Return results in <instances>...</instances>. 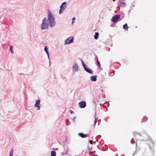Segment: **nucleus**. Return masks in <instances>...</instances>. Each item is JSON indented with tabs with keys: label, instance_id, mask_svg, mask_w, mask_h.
I'll return each instance as SVG.
<instances>
[{
	"label": "nucleus",
	"instance_id": "ddd939ff",
	"mask_svg": "<svg viewBox=\"0 0 156 156\" xmlns=\"http://www.w3.org/2000/svg\"><path fill=\"white\" fill-rule=\"evenodd\" d=\"M99 34L98 32H96L95 34L94 35V38L95 39H97L99 36Z\"/></svg>",
	"mask_w": 156,
	"mask_h": 156
},
{
	"label": "nucleus",
	"instance_id": "423d86ee",
	"mask_svg": "<svg viewBox=\"0 0 156 156\" xmlns=\"http://www.w3.org/2000/svg\"><path fill=\"white\" fill-rule=\"evenodd\" d=\"M120 17V16L119 15L117 14L112 17V20L113 22L115 23L118 20Z\"/></svg>",
	"mask_w": 156,
	"mask_h": 156
},
{
	"label": "nucleus",
	"instance_id": "1a4fd4ad",
	"mask_svg": "<svg viewBox=\"0 0 156 156\" xmlns=\"http://www.w3.org/2000/svg\"><path fill=\"white\" fill-rule=\"evenodd\" d=\"M40 101L39 100H37L36 101V103L35 104V107H37V110H38L40 109L39 106Z\"/></svg>",
	"mask_w": 156,
	"mask_h": 156
},
{
	"label": "nucleus",
	"instance_id": "6ab92c4d",
	"mask_svg": "<svg viewBox=\"0 0 156 156\" xmlns=\"http://www.w3.org/2000/svg\"><path fill=\"white\" fill-rule=\"evenodd\" d=\"M126 3L124 2H121L120 3V6H125Z\"/></svg>",
	"mask_w": 156,
	"mask_h": 156
},
{
	"label": "nucleus",
	"instance_id": "0eeeda50",
	"mask_svg": "<svg viewBox=\"0 0 156 156\" xmlns=\"http://www.w3.org/2000/svg\"><path fill=\"white\" fill-rule=\"evenodd\" d=\"M48 26V24L47 22H43L41 25V27L43 29H47Z\"/></svg>",
	"mask_w": 156,
	"mask_h": 156
},
{
	"label": "nucleus",
	"instance_id": "a211bd4d",
	"mask_svg": "<svg viewBox=\"0 0 156 156\" xmlns=\"http://www.w3.org/2000/svg\"><path fill=\"white\" fill-rule=\"evenodd\" d=\"M148 117L147 116H144L143 119V121L144 122L146 121L148 119Z\"/></svg>",
	"mask_w": 156,
	"mask_h": 156
},
{
	"label": "nucleus",
	"instance_id": "f257e3e1",
	"mask_svg": "<svg viewBox=\"0 0 156 156\" xmlns=\"http://www.w3.org/2000/svg\"><path fill=\"white\" fill-rule=\"evenodd\" d=\"M48 18L49 23H50V26L52 27L55 25V23L54 17L49 10H48Z\"/></svg>",
	"mask_w": 156,
	"mask_h": 156
},
{
	"label": "nucleus",
	"instance_id": "a878e982",
	"mask_svg": "<svg viewBox=\"0 0 156 156\" xmlns=\"http://www.w3.org/2000/svg\"><path fill=\"white\" fill-rule=\"evenodd\" d=\"M70 113L71 114H72L73 113V111L72 110H70Z\"/></svg>",
	"mask_w": 156,
	"mask_h": 156
},
{
	"label": "nucleus",
	"instance_id": "9b49d317",
	"mask_svg": "<svg viewBox=\"0 0 156 156\" xmlns=\"http://www.w3.org/2000/svg\"><path fill=\"white\" fill-rule=\"evenodd\" d=\"M78 66L77 64H75L73 65V70L74 71H77L78 70Z\"/></svg>",
	"mask_w": 156,
	"mask_h": 156
},
{
	"label": "nucleus",
	"instance_id": "f3484780",
	"mask_svg": "<svg viewBox=\"0 0 156 156\" xmlns=\"http://www.w3.org/2000/svg\"><path fill=\"white\" fill-rule=\"evenodd\" d=\"M94 118H95V120L94 121V125L93 126L92 128L94 127L95 126L97 122V118H96L95 117H94Z\"/></svg>",
	"mask_w": 156,
	"mask_h": 156
},
{
	"label": "nucleus",
	"instance_id": "20e7f679",
	"mask_svg": "<svg viewBox=\"0 0 156 156\" xmlns=\"http://www.w3.org/2000/svg\"><path fill=\"white\" fill-rule=\"evenodd\" d=\"M73 37H69L67 40L65 41V44H70L73 42Z\"/></svg>",
	"mask_w": 156,
	"mask_h": 156
},
{
	"label": "nucleus",
	"instance_id": "393cba45",
	"mask_svg": "<svg viewBox=\"0 0 156 156\" xmlns=\"http://www.w3.org/2000/svg\"><path fill=\"white\" fill-rule=\"evenodd\" d=\"M90 143L91 144H92L93 143V141L92 140H90L89 141Z\"/></svg>",
	"mask_w": 156,
	"mask_h": 156
},
{
	"label": "nucleus",
	"instance_id": "4468645a",
	"mask_svg": "<svg viewBox=\"0 0 156 156\" xmlns=\"http://www.w3.org/2000/svg\"><path fill=\"white\" fill-rule=\"evenodd\" d=\"M123 28L125 29V30H128L129 27L127 23H126L123 26Z\"/></svg>",
	"mask_w": 156,
	"mask_h": 156
},
{
	"label": "nucleus",
	"instance_id": "f03ea898",
	"mask_svg": "<svg viewBox=\"0 0 156 156\" xmlns=\"http://www.w3.org/2000/svg\"><path fill=\"white\" fill-rule=\"evenodd\" d=\"M134 137L131 140V143L132 144H134L135 142H136V141L138 140L137 137L141 136V135L139 133L136 132H134L133 133Z\"/></svg>",
	"mask_w": 156,
	"mask_h": 156
},
{
	"label": "nucleus",
	"instance_id": "dca6fc26",
	"mask_svg": "<svg viewBox=\"0 0 156 156\" xmlns=\"http://www.w3.org/2000/svg\"><path fill=\"white\" fill-rule=\"evenodd\" d=\"M56 153L55 151H52L51 152V156H56Z\"/></svg>",
	"mask_w": 156,
	"mask_h": 156
},
{
	"label": "nucleus",
	"instance_id": "6e6552de",
	"mask_svg": "<svg viewBox=\"0 0 156 156\" xmlns=\"http://www.w3.org/2000/svg\"><path fill=\"white\" fill-rule=\"evenodd\" d=\"M79 105L81 108H84L86 106V103L84 101H82L79 103Z\"/></svg>",
	"mask_w": 156,
	"mask_h": 156
},
{
	"label": "nucleus",
	"instance_id": "9d476101",
	"mask_svg": "<svg viewBox=\"0 0 156 156\" xmlns=\"http://www.w3.org/2000/svg\"><path fill=\"white\" fill-rule=\"evenodd\" d=\"M78 135L82 138H85L89 136V134H85L83 133H79Z\"/></svg>",
	"mask_w": 156,
	"mask_h": 156
},
{
	"label": "nucleus",
	"instance_id": "b1692460",
	"mask_svg": "<svg viewBox=\"0 0 156 156\" xmlns=\"http://www.w3.org/2000/svg\"><path fill=\"white\" fill-rule=\"evenodd\" d=\"M75 19V17H74L72 18V24H73V23H74V22Z\"/></svg>",
	"mask_w": 156,
	"mask_h": 156
},
{
	"label": "nucleus",
	"instance_id": "5701e85b",
	"mask_svg": "<svg viewBox=\"0 0 156 156\" xmlns=\"http://www.w3.org/2000/svg\"><path fill=\"white\" fill-rule=\"evenodd\" d=\"M97 62L98 65V66L99 67H100L101 66L100 64V62L98 61V59H97Z\"/></svg>",
	"mask_w": 156,
	"mask_h": 156
},
{
	"label": "nucleus",
	"instance_id": "bb28decb",
	"mask_svg": "<svg viewBox=\"0 0 156 156\" xmlns=\"http://www.w3.org/2000/svg\"><path fill=\"white\" fill-rule=\"evenodd\" d=\"M68 154L67 151H66V153L65 154Z\"/></svg>",
	"mask_w": 156,
	"mask_h": 156
},
{
	"label": "nucleus",
	"instance_id": "f8f14e48",
	"mask_svg": "<svg viewBox=\"0 0 156 156\" xmlns=\"http://www.w3.org/2000/svg\"><path fill=\"white\" fill-rule=\"evenodd\" d=\"M97 76H92L91 77V80L92 81H95L96 80Z\"/></svg>",
	"mask_w": 156,
	"mask_h": 156
},
{
	"label": "nucleus",
	"instance_id": "aec40b11",
	"mask_svg": "<svg viewBox=\"0 0 156 156\" xmlns=\"http://www.w3.org/2000/svg\"><path fill=\"white\" fill-rule=\"evenodd\" d=\"M10 50L11 51V52L12 53H13V51L12 50L13 49V46H11L10 47Z\"/></svg>",
	"mask_w": 156,
	"mask_h": 156
},
{
	"label": "nucleus",
	"instance_id": "412c9836",
	"mask_svg": "<svg viewBox=\"0 0 156 156\" xmlns=\"http://www.w3.org/2000/svg\"><path fill=\"white\" fill-rule=\"evenodd\" d=\"M47 22V20L46 17H45L43 19V22Z\"/></svg>",
	"mask_w": 156,
	"mask_h": 156
},
{
	"label": "nucleus",
	"instance_id": "2eb2a0df",
	"mask_svg": "<svg viewBox=\"0 0 156 156\" xmlns=\"http://www.w3.org/2000/svg\"><path fill=\"white\" fill-rule=\"evenodd\" d=\"M44 50L46 52L47 54L48 55V57L49 56V52L48 50V48H47V46H45L44 49Z\"/></svg>",
	"mask_w": 156,
	"mask_h": 156
},
{
	"label": "nucleus",
	"instance_id": "7ed1b4c3",
	"mask_svg": "<svg viewBox=\"0 0 156 156\" xmlns=\"http://www.w3.org/2000/svg\"><path fill=\"white\" fill-rule=\"evenodd\" d=\"M66 2H64L62 4L60 7V9L59 11V13L60 14H61L62 12L66 9Z\"/></svg>",
	"mask_w": 156,
	"mask_h": 156
},
{
	"label": "nucleus",
	"instance_id": "4be33fe9",
	"mask_svg": "<svg viewBox=\"0 0 156 156\" xmlns=\"http://www.w3.org/2000/svg\"><path fill=\"white\" fill-rule=\"evenodd\" d=\"M13 151H12H12H11V152H10V154L9 156H13Z\"/></svg>",
	"mask_w": 156,
	"mask_h": 156
},
{
	"label": "nucleus",
	"instance_id": "39448f33",
	"mask_svg": "<svg viewBox=\"0 0 156 156\" xmlns=\"http://www.w3.org/2000/svg\"><path fill=\"white\" fill-rule=\"evenodd\" d=\"M82 63L83 66L85 70L87 71V72L89 73L90 74H93V71L91 69H89L87 67L86 65L82 61Z\"/></svg>",
	"mask_w": 156,
	"mask_h": 156
}]
</instances>
